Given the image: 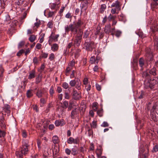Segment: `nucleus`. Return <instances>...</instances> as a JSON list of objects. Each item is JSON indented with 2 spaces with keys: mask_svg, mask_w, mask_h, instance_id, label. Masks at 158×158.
Wrapping results in <instances>:
<instances>
[{
  "mask_svg": "<svg viewBox=\"0 0 158 158\" xmlns=\"http://www.w3.org/2000/svg\"><path fill=\"white\" fill-rule=\"evenodd\" d=\"M6 135V132L0 130V138L4 137Z\"/></svg>",
  "mask_w": 158,
  "mask_h": 158,
  "instance_id": "nucleus-45",
  "label": "nucleus"
},
{
  "mask_svg": "<svg viewBox=\"0 0 158 158\" xmlns=\"http://www.w3.org/2000/svg\"><path fill=\"white\" fill-rule=\"evenodd\" d=\"M55 58V55L53 53H51L49 56V59L52 61Z\"/></svg>",
  "mask_w": 158,
  "mask_h": 158,
  "instance_id": "nucleus-49",
  "label": "nucleus"
},
{
  "mask_svg": "<svg viewBox=\"0 0 158 158\" xmlns=\"http://www.w3.org/2000/svg\"><path fill=\"white\" fill-rule=\"evenodd\" d=\"M35 71L34 70H32L29 73V75L28 76V79H31L34 78L35 77Z\"/></svg>",
  "mask_w": 158,
  "mask_h": 158,
  "instance_id": "nucleus-20",
  "label": "nucleus"
},
{
  "mask_svg": "<svg viewBox=\"0 0 158 158\" xmlns=\"http://www.w3.org/2000/svg\"><path fill=\"white\" fill-rule=\"evenodd\" d=\"M150 75L148 71V69L143 71L142 74V77L146 79L149 78L150 77Z\"/></svg>",
  "mask_w": 158,
  "mask_h": 158,
  "instance_id": "nucleus-15",
  "label": "nucleus"
},
{
  "mask_svg": "<svg viewBox=\"0 0 158 158\" xmlns=\"http://www.w3.org/2000/svg\"><path fill=\"white\" fill-rule=\"evenodd\" d=\"M104 31L106 33L109 34L111 32L110 23L106 25L105 27Z\"/></svg>",
  "mask_w": 158,
  "mask_h": 158,
  "instance_id": "nucleus-16",
  "label": "nucleus"
},
{
  "mask_svg": "<svg viewBox=\"0 0 158 158\" xmlns=\"http://www.w3.org/2000/svg\"><path fill=\"white\" fill-rule=\"evenodd\" d=\"M152 33H151L152 36H153L154 40V46L155 48L156 49L158 47V36H156L155 33L158 31V29L157 27H153L151 28Z\"/></svg>",
  "mask_w": 158,
  "mask_h": 158,
  "instance_id": "nucleus-2",
  "label": "nucleus"
},
{
  "mask_svg": "<svg viewBox=\"0 0 158 158\" xmlns=\"http://www.w3.org/2000/svg\"><path fill=\"white\" fill-rule=\"evenodd\" d=\"M84 2H82L81 3V10L82 9L84 8L85 7L87 6L88 4V1L86 0H85V1H84Z\"/></svg>",
  "mask_w": 158,
  "mask_h": 158,
  "instance_id": "nucleus-27",
  "label": "nucleus"
},
{
  "mask_svg": "<svg viewBox=\"0 0 158 158\" xmlns=\"http://www.w3.org/2000/svg\"><path fill=\"white\" fill-rule=\"evenodd\" d=\"M49 93L51 96H53V94L54 93V88L52 86L51 87V88L49 90Z\"/></svg>",
  "mask_w": 158,
  "mask_h": 158,
  "instance_id": "nucleus-41",
  "label": "nucleus"
},
{
  "mask_svg": "<svg viewBox=\"0 0 158 158\" xmlns=\"http://www.w3.org/2000/svg\"><path fill=\"white\" fill-rule=\"evenodd\" d=\"M80 140L77 137L75 139H74L72 137H70L67 140V142L69 144H77L79 143Z\"/></svg>",
  "mask_w": 158,
  "mask_h": 158,
  "instance_id": "nucleus-7",
  "label": "nucleus"
},
{
  "mask_svg": "<svg viewBox=\"0 0 158 158\" xmlns=\"http://www.w3.org/2000/svg\"><path fill=\"white\" fill-rule=\"evenodd\" d=\"M149 73L150 75L153 76H156L157 75L156 68L154 67L151 69H148Z\"/></svg>",
  "mask_w": 158,
  "mask_h": 158,
  "instance_id": "nucleus-19",
  "label": "nucleus"
},
{
  "mask_svg": "<svg viewBox=\"0 0 158 158\" xmlns=\"http://www.w3.org/2000/svg\"><path fill=\"white\" fill-rule=\"evenodd\" d=\"M102 149L101 148H98L96 151V153L98 158L100 157L102 154Z\"/></svg>",
  "mask_w": 158,
  "mask_h": 158,
  "instance_id": "nucleus-26",
  "label": "nucleus"
},
{
  "mask_svg": "<svg viewBox=\"0 0 158 158\" xmlns=\"http://www.w3.org/2000/svg\"><path fill=\"white\" fill-rule=\"evenodd\" d=\"M71 151V154L73 156H76L78 154V151L77 149L75 148H72Z\"/></svg>",
  "mask_w": 158,
  "mask_h": 158,
  "instance_id": "nucleus-29",
  "label": "nucleus"
},
{
  "mask_svg": "<svg viewBox=\"0 0 158 158\" xmlns=\"http://www.w3.org/2000/svg\"><path fill=\"white\" fill-rule=\"evenodd\" d=\"M158 151V145L156 144L155 146H154L153 149L152 150V152H156Z\"/></svg>",
  "mask_w": 158,
  "mask_h": 158,
  "instance_id": "nucleus-43",
  "label": "nucleus"
},
{
  "mask_svg": "<svg viewBox=\"0 0 158 158\" xmlns=\"http://www.w3.org/2000/svg\"><path fill=\"white\" fill-rule=\"evenodd\" d=\"M83 24V22L81 20V19H79L77 21H76V22L74 24V27L75 29H77L79 28Z\"/></svg>",
  "mask_w": 158,
  "mask_h": 158,
  "instance_id": "nucleus-11",
  "label": "nucleus"
},
{
  "mask_svg": "<svg viewBox=\"0 0 158 158\" xmlns=\"http://www.w3.org/2000/svg\"><path fill=\"white\" fill-rule=\"evenodd\" d=\"M86 87V90L87 92L89 91L91 89V86L89 84H88L85 86Z\"/></svg>",
  "mask_w": 158,
  "mask_h": 158,
  "instance_id": "nucleus-61",
  "label": "nucleus"
},
{
  "mask_svg": "<svg viewBox=\"0 0 158 158\" xmlns=\"http://www.w3.org/2000/svg\"><path fill=\"white\" fill-rule=\"evenodd\" d=\"M6 121L4 117L2 116L0 118V125L1 128L3 129L6 128Z\"/></svg>",
  "mask_w": 158,
  "mask_h": 158,
  "instance_id": "nucleus-10",
  "label": "nucleus"
},
{
  "mask_svg": "<svg viewBox=\"0 0 158 158\" xmlns=\"http://www.w3.org/2000/svg\"><path fill=\"white\" fill-rule=\"evenodd\" d=\"M139 66L141 67L140 70L143 71V66L144 65V59L143 57L140 58L139 61Z\"/></svg>",
  "mask_w": 158,
  "mask_h": 158,
  "instance_id": "nucleus-18",
  "label": "nucleus"
},
{
  "mask_svg": "<svg viewBox=\"0 0 158 158\" xmlns=\"http://www.w3.org/2000/svg\"><path fill=\"white\" fill-rule=\"evenodd\" d=\"M3 112L7 113L8 115H9L10 113V105L7 104L4 105L2 108Z\"/></svg>",
  "mask_w": 158,
  "mask_h": 158,
  "instance_id": "nucleus-8",
  "label": "nucleus"
},
{
  "mask_svg": "<svg viewBox=\"0 0 158 158\" xmlns=\"http://www.w3.org/2000/svg\"><path fill=\"white\" fill-rule=\"evenodd\" d=\"M81 83L80 80L77 79V82L75 85L76 88L79 90H80L81 89Z\"/></svg>",
  "mask_w": 158,
  "mask_h": 158,
  "instance_id": "nucleus-24",
  "label": "nucleus"
},
{
  "mask_svg": "<svg viewBox=\"0 0 158 158\" xmlns=\"http://www.w3.org/2000/svg\"><path fill=\"white\" fill-rule=\"evenodd\" d=\"M46 102V101L44 98H42L40 100V104L43 105Z\"/></svg>",
  "mask_w": 158,
  "mask_h": 158,
  "instance_id": "nucleus-55",
  "label": "nucleus"
},
{
  "mask_svg": "<svg viewBox=\"0 0 158 158\" xmlns=\"http://www.w3.org/2000/svg\"><path fill=\"white\" fill-rule=\"evenodd\" d=\"M77 79H74L71 81L69 82V84L71 87H73L75 85L77 82Z\"/></svg>",
  "mask_w": 158,
  "mask_h": 158,
  "instance_id": "nucleus-37",
  "label": "nucleus"
},
{
  "mask_svg": "<svg viewBox=\"0 0 158 158\" xmlns=\"http://www.w3.org/2000/svg\"><path fill=\"white\" fill-rule=\"evenodd\" d=\"M81 51V50L80 49H77L76 51L75 54V57H77L79 56V53Z\"/></svg>",
  "mask_w": 158,
  "mask_h": 158,
  "instance_id": "nucleus-60",
  "label": "nucleus"
},
{
  "mask_svg": "<svg viewBox=\"0 0 158 158\" xmlns=\"http://www.w3.org/2000/svg\"><path fill=\"white\" fill-rule=\"evenodd\" d=\"M45 67V65L44 64H42L40 67V69L39 70V71L41 73L42 71L44 70Z\"/></svg>",
  "mask_w": 158,
  "mask_h": 158,
  "instance_id": "nucleus-62",
  "label": "nucleus"
},
{
  "mask_svg": "<svg viewBox=\"0 0 158 158\" xmlns=\"http://www.w3.org/2000/svg\"><path fill=\"white\" fill-rule=\"evenodd\" d=\"M24 52V49L20 50L19 52H18L17 53V55L18 56H20L21 54L23 53Z\"/></svg>",
  "mask_w": 158,
  "mask_h": 158,
  "instance_id": "nucleus-52",
  "label": "nucleus"
},
{
  "mask_svg": "<svg viewBox=\"0 0 158 158\" xmlns=\"http://www.w3.org/2000/svg\"><path fill=\"white\" fill-rule=\"evenodd\" d=\"M99 68L97 65H95L93 68V70L95 72H98V71Z\"/></svg>",
  "mask_w": 158,
  "mask_h": 158,
  "instance_id": "nucleus-64",
  "label": "nucleus"
},
{
  "mask_svg": "<svg viewBox=\"0 0 158 158\" xmlns=\"http://www.w3.org/2000/svg\"><path fill=\"white\" fill-rule=\"evenodd\" d=\"M106 6L105 4H102L101 5L100 8L99 9V12L101 14L103 13L104 11L106 9Z\"/></svg>",
  "mask_w": 158,
  "mask_h": 158,
  "instance_id": "nucleus-25",
  "label": "nucleus"
},
{
  "mask_svg": "<svg viewBox=\"0 0 158 158\" xmlns=\"http://www.w3.org/2000/svg\"><path fill=\"white\" fill-rule=\"evenodd\" d=\"M116 17V16L113 15L111 14H110L108 17L107 19L109 21H110L111 20L113 21V20L115 19Z\"/></svg>",
  "mask_w": 158,
  "mask_h": 158,
  "instance_id": "nucleus-32",
  "label": "nucleus"
},
{
  "mask_svg": "<svg viewBox=\"0 0 158 158\" xmlns=\"http://www.w3.org/2000/svg\"><path fill=\"white\" fill-rule=\"evenodd\" d=\"M70 96L68 92H65L64 93V98L65 99H69L70 98Z\"/></svg>",
  "mask_w": 158,
  "mask_h": 158,
  "instance_id": "nucleus-58",
  "label": "nucleus"
},
{
  "mask_svg": "<svg viewBox=\"0 0 158 158\" xmlns=\"http://www.w3.org/2000/svg\"><path fill=\"white\" fill-rule=\"evenodd\" d=\"M152 111H155L156 113L158 115V105L156 106L154 105L153 106Z\"/></svg>",
  "mask_w": 158,
  "mask_h": 158,
  "instance_id": "nucleus-40",
  "label": "nucleus"
},
{
  "mask_svg": "<svg viewBox=\"0 0 158 158\" xmlns=\"http://www.w3.org/2000/svg\"><path fill=\"white\" fill-rule=\"evenodd\" d=\"M65 17L68 19L71 18L72 17V15H71V13L70 12H68L67 14H66L65 16Z\"/></svg>",
  "mask_w": 158,
  "mask_h": 158,
  "instance_id": "nucleus-63",
  "label": "nucleus"
},
{
  "mask_svg": "<svg viewBox=\"0 0 158 158\" xmlns=\"http://www.w3.org/2000/svg\"><path fill=\"white\" fill-rule=\"evenodd\" d=\"M24 1V0H18V1L16 2L18 5H21L23 4Z\"/></svg>",
  "mask_w": 158,
  "mask_h": 158,
  "instance_id": "nucleus-50",
  "label": "nucleus"
},
{
  "mask_svg": "<svg viewBox=\"0 0 158 158\" xmlns=\"http://www.w3.org/2000/svg\"><path fill=\"white\" fill-rule=\"evenodd\" d=\"M90 31L88 30H85L83 36V38L86 40V39H89L88 38V37L90 34Z\"/></svg>",
  "mask_w": 158,
  "mask_h": 158,
  "instance_id": "nucleus-21",
  "label": "nucleus"
},
{
  "mask_svg": "<svg viewBox=\"0 0 158 158\" xmlns=\"http://www.w3.org/2000/svg\"><path fill=\"white\" fill-rule=\"evenodd\" d=\"M101 27H98L97 28L95 34L96 35H98L100 32Z\"/></svg>",
  "mask_w": 158,
  "mask_h": 158,
  "instance_id": "nucleus-48",
  "label": "nucleus"
},
{
  "mask_svg": "<svg viewBox=\"0 0 158 158\" xmlns=\"http://www.w3.org/2000/svg\"><path fill=\"white\" fill-rule=\"evenodd\" d=\"M85 41L84 45L86 50L88 51H92L94 47V43L88 39L85 40Z\"/></svg>",
  "mask_w": 158,
  "mask_h": 158,
  "instance_id": "nucleus-3",
  "label": "nucleus"
},
{
  "mask_svg": "<svg viewBox=\"0 0 158 158\" xmlns=\"http://www.w3.org/2000/svg\"><path fill=\"white\" fill-rule=\"evenodd\" d=\"M96 122L94 121L91 124V127L93 128H95L96 127Z\"/></svg>",
  "mask_w": 158,
  "mask_h": 158,
  "instance_id": "nucleus-53",
  "label": "nucleus"
},
{
  "mask_svg": "<svg viewBox=\"0 0 158 158\" xmlns=\"http://www.w3.org/2000/svg\"><path fill=\"white\" fill-rule=\"evenodd\" d=\"M24 42L23 41H21L18 44V48H21L24 44Z\"/></svg>",
  "mask_w": 158,
  "mask_h": 158,
  "instance_id": "nucleus-56",
  "label": "nucleus"
},
{
  "mask_svg": "<svg viewBox=\"0 0 158 158\" xmlns=\"http://www.w3.org/2000/svg\"><path fill=\"white\" fill-rule=\"evenodd\" d=\"M36 36L31 35L29 38V40L31 42H33L36 39Z\"/></svg>",
  "mask_w": 158,
  "mask_h": 158,
  "instance_id": "nucleus-30",
  "label": "nucleus"
},
{
  "mask_svg": "<svg viewBox=\"0 0 158 158\" xmlns=\"http://www.w3.org/2000/svg\"><path fill=\"white\" fill-rule=\"evenodd\" d=\"M109 126V124L106 122H104L101 125V126L102 127H108Z\"/></svg>",
  "mask_w": 158,
  "mask_h": 158,
  "instance_id": "nucleus-51",
  "label": "nucleus"
},
{
  "mask_svg": "<svg viewBox=\"0 0 158 158\" xmlns=\"http://www.w3.org/2000/svg\"><path fill=\"white\" fill-rule=\"evenodd\" d=\"M73 98L74 100H78L81 98V94L78 93L77 90H73Z\"/></svg>",
  "mask_w": 158,
  "mask_h": 158,
  "instance_id": "nucleus-9",
  "label": "nucleus"
},
{
  "mask_svg": "<svg viewBox=\"0 0 158 158\" xmlns=\"http://www.w3.org/2000/svg\"><path fill=\"white\" fill-rule=\"evenodd\" d=\"M158 84V78L155 77L148 80L145 84V87L146 88H150L153 89L155 86Z\"/></svg>",
  "mask_w": 158,
  "mask_h": 158,
  "instance_id": "nucleus-1",
  "label": "nucleus"
},
{
  "mask_svg": "<svg viewBox=\"0 0 158 158\" xmlns=\"http://www.w3.org/2000/svg\"><path fill=\"white\" fill-rule=\"evenodd\" d=\"M52 33L51 34L49 37V40L48 41L49 44H50V43L49 42L50 41H52V40H54V41L56 42L58 41V38L59 37V35L58 34L56 35L55 36H52Z\"/></svg>",
  "mask_w": 158,
  "mask_h": 158,
  "instance_id": "nucleus-17",
  "label": "nucleus"
},
{
  "mask_svg": "<svg viewBox=\"0 0 158 158\" xmlns=\"http://www.w3.org/2000/svg\"><path fill=\"white\" fill-rule=\"evenodd\" d=\"M60 2H56V3H51L50 4V6L51 9H55L56 10L58 9L59 7L58 5L60 4Z\"/></svg>",
  "mask_w": 158,
  "mask_h": 158,
  "instance_id": "nucleus-13",
  "label": "nucleus"
},
{
  "mask_svg": "<svg viewBox=\"0 0 158 158\" xmlns=\"http://www.w3.org/2000/svg\"><path fill=\"white\" fill-rule=\"evenodd\" d=\"M31 90H28L27 91V95L28 98H30L33 96V94L32 93Z\"/></svg>",
  "mask_w": 158,
  "mask_h": 158,
  "instance_id": "nucleus-39",
  "label": "nucleus"
},
{
  "mask_svg": "<svg viewBox=\"0 0 158 158\" xmlns=\"http://www.w3.org/2000/svg\"><path fill=\"white\" fill-rule=\"evenodd\" d=\"M68 102L67 101H64L63 103V105L64 106H62V107L66 108L68 107Z\"/></svg>",
  "mask_w": 158,
  "mask_h": 158,
  "instance_id": "nucleus-44",
  "label": "nucleus"
},
{
  "mask_svg": "<svg viewBox=\"0 0 158 158\" xmlns=\"http://www.w3.org/2000/svg\"><path fill=\"white\" fill-rule=\"evenodd\" d=\"M51 49L53 52L57 51L59 48V46L56 44H54L51 46Z\"/></svg>",
  "mask_w": 158,
  "mask_h": 158,
  "instance_id": "nucleus-23",
  "label": "nucleus"
},
{
  "mask_svg": "<svg viewBox=\"0 0 158 158\" xmlns=\"http://www.w3.org/2000/svg\"><path fill=\"white\" fill-rule=\"evenodd\" d=\"M114 7H115V8L117 9L118 10H119L120 9L119 3L118 1H115V4L114 6Z\"/></svg>",
  "mask_w": 158,
  "mask_h": 158,
  "instance_id": "nucleus-42",
  "label": "nucleus"
},
{
  "mask_svg": "<svg viewBox=\"0 0 158 158\" xmlns=\"http://www.w3.org/2000/svg\"><path fill=\"white\" fill-rule=\"evenodd\" d=\"M78 113V110L77 108H75L73 110L71 113L70 117L72 119H74L75 115Z\"/></svg>",
  "mask_w": 158,
  "mask_h": 158,
  "instance_id": "nucleus-14",
  "label": "nucleus"
},
{
  "mask_svg": "<svg viewBox=\"0 0 158 158\" xmlns=\"http://www.w3.org/2000/svg\"><path fill=\"white\" fill-rule=\"evenodd\" d=\"M65 32L68 33L69 31H70L74 34H77V30L75 29L74 27V25L73 24H70L69 26H65L64 27Z\"/></svg>",
  "mask_w": 158,
  "mask_h": 158,
  "instance_id": "nucleus-5",
  "label": "nucleus"
},
{
  "mask_svg": "<svg viewBox=\"0 0 158 158\" xmlns=\"http://www.w3.org/2000/svg\"><path fill=\"white\" fill-rule=\"evenodd\" d=\"M97 114L100 117H102L103 115V111L102 108L97 111Z\"/></svg>",
  "mask_w": 158,
  "mask_h": 158,
  "instance_id": "nucleus-34",
  "label": "nucleus"
},
{
  "mask_svg": "<svg viewBox=\"0 0 158 158\" xmlns=\"http://www.w3.org/2000/svg\"><path fill=\"white\" fill-rule=\"evenodd\" d=\"M82 32L81 34L78 33L79 35L76 36V39L74 40V43H73L75 47H78L80 45L82 40Z\"/></svg>",
  "mask_w": 158,
  "mask_h": 158,
  "instance_id": "nucleus-6",
  "label": "nucleus"
},
{
  "mask_svg": "<svg viewBox=\"0 0 158 158\" xmlns=\"http://www.w3.org/2000/svg\"><path fill=\"white\" fill-rule=\"evenodd\" d=\"M139 95L138 98L140 99H142L145 96L146 94L145 92L143 91H141L139 93Z\"/></svg>",
  "mask_w": 158,
  "mask_h": 158,
  "instance_id": "nucleus-28",
  "label": "nucleus"
},
{
  "mask_svg": "<svg viewBox=\"0 0 158 158\" xmlns=\"http://www.w3.org/2000/svg\"><path fill=\"white\" fill-rule=\"evenodd\" d=\"M65 124L63 119L60 120H56L55 122V124L56 126H62Z\"/></svg>",
  "mask_w": 158,
  "mask_h": 158,
  "instance_id": "nucleus-12",
  "label": "nucleus"
},
{
  "mask_svg": "<svg viewBox=\"0 0 158 158\" xmlns=\"http://www.w3.org/2000/svg\"><path fill=\"white\" fill-rule=\"evenodd\" d=\"M4 71V70L2 64L0 65V77H2L3 76V73Z\"/></svg>",
  "mask_w": 158,
  "mask_h": 158,
  "instance_id": "nucleus-38",
  "label": "nucleus"
},
{
  "mask_svg": "<svg viewBox=\"0 0 158 158\" xmlns=\"http://www.w3.org/2000/svg\"><path fill=\"white\" fill-rule=\"evenodd\" d=\"M71 150L68 148H66L65 149V152L68 155H70L71 153Z\"/></svg>",
  "mask_w": 158,
  "mask_h": 158,
  "instance_id": "nucleus-54",
  "label": "nucleus"
},
{
  "mask_svg": "<svg viewBox=\"0 0 158 158\" xmlns=\"http://www.w3.org/2000/svg\"><path fill=\"white\" fill-rule=\"evenodd\" d=\"M47 26L48 27L50 28H52L53 27V23L51 21L49 22L48 23Z\"/></svg>",
  "mask_w": 158,
  "mask_h": 158,
  "instance_id": "nucleus-59",
  "label": "nucleus"
},
{
  "mask_svg": "<svg viewBox=\"0 0 158 158\" xmlns=\"http://www.w3.org/2000/svg\"><path fill=\"white\" fill-rule=\"evenodd\" d=\"M151 117L152 118V119L153 120H154L155 122L157 121L158 119H157V118L156 116L155 115H154L153 114H152H152H151Z\"/></svg>",
  "mask_w": 158,
  "mask_h": 158,
  "instance_id": "nucleus-57",
  "label": "nucleus"
},
{
  "mask_svg": "<svg viewBox=\"0 0 158 158\" xmlns=\"http://www.w3.org/2000/svg\"><path fill=\"white\" fill-rule=\"evenodd\" d=\"M22 146H25L28 147L29 146L28 141L27 140L23 139L22 142Z\"/></svg>",
  "mask_w": 158,
  "mask_h": 158,
  "instance_id": "nucleus-33",
  "label": "nucleus"
},
{
  "mask_svg": "<svg viewBox=\"0 0 158 158\" xmlns=\"http://www.w3.org/2000/svg\"><path fill=\"white\" fill-rule=\"evenodd\" d=\"M69 85L66 82H64L62 85V86L65 89H67L69 87Z\"/></svg>",
  "mask_w": 158,
  "mask_h": 158,
  "instance_id": "nucleus-46",
  "label": "nucleus"
},
{
  "mask_svg": "<svg viewBox=\"0 0 158 158\" xmlns=\"http://www.w3.org/2000/svg\"><path fill=\"white\" fill-rule=\"evenodd\" d=\"M96 58L94 56H91L90 58V62L91 64H93L95 63Z\"/></svg>",
  "mask_w": 158,
  "mask_h": 158,
  "instance_id": "nucleus-36",
  "label": "nucleus"
},
{
  "mask_svg": "<svg viewBox=\"0 0 158 158\" xmlns=\"http://www.w3.org/2000/svg\"><path fill=\"white\" fill-rule=\"evenodd\" d=\"M75 64V61L73 60L71 61L70 63H69V66L72 68L74 66Z\"/></svg>",
  "mask_w": 158,
  "mask_h": 158,
  "instance_id": "nucleus-47",
  "label": "nucleus"
},
{
  "mask_svg": "<svg viewBox=\"0 0 158 158\" xmlns=\"http://www.w3.org/2000/svg\"><path fill=\"white\" fill-rule=\"evenodd\" d=\"M151 5L153 7L158 6V0H153L151 3Z\"/></svg>",
  "mask_w": 158,
  "mask_h": 158,
  "instance_id": "nucleus-35",
  "label": "nucleus"
},
{
  "mask_svg": "<svg viewBox=\"0 0 158 158\" xmlns=\"http://www.w3.org/2000/svg\"><path fill=\"white\" fill-rule=\"evenodd\" d=\"M52 140L54 144H56L59 142L58 138L57 136L55 135L52 137Z\"/></svg>",
  "mask_w": 158,
  "mask_h": 158,
  "instance_id": "nucleus-31",
  "label": "nucleus"
},
{
  "mask_svg": "<svg viewBox=\"0 0 158 158\" xmlns=\"http://www.w3.org/2000/svg\"><path fill=\"white\" fill-rule=\"evenodd\" d=\"M28 147L25 146H22L20 152H17L16 153L17 156L20 158H22L23 155H26L27 154L28 151Z\"/></svg>",
  "mask_w": 158,
  "mask_h": 158,
  "instance_id": "nucleus-4",
  "label": "nucleus"
},
{
  "mask_svg": "<svg viewBox=\"0 0 158 158\" xmlns=\"http://www.w3.org/2000/svg\"><path fill=\"white\" fill-rule=\"evenodd\" d=\"M44 94V92L41 90H38L36 93V96L38 98H40L42 97Z\"/></svg>",
  "mask_w": 158,
  "mask_h": 158,
  "instance_id": "nucleus-22",
  "label": "nucleus"
}]
</instances>
